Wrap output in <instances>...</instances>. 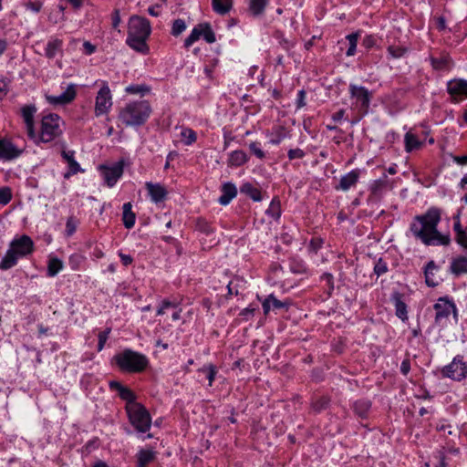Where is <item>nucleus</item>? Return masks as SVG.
I'll return each instance as SVG.
<instances>
[{
	"label": "nucleus",
	"mask_w": 467,
	"mask_h": 467,
	"mask_svg": "<svg viewBox=\"0 0 467 467\" xmlns=\"http://www.w3.org/2000/svg\"><path fill=\"white\" fill-rule=\"evenodd\" d=\"M441 219V210L438 207H431L425 213L413 218L410 230L413 236L425 245L447 246L451 244V237L449 234H442L438 231Z\"/></svg>",
	"instance_id": "nucleus-1"
},
{
	"label": "nucleus",
	"mask_w": 467,
	"mask_h": 467,
	"mask_svg": "<svg viewBox=\"0 0 467 467\" xmlns=\"http://www.w3.org/2000/svg\"><path fill=\"white\" fill-rule=\"evenodd\" d=\"M150 32L151 27L148 19L140 16H132L128 22L126 44L139 53L148 54L150 48L146 41Z\"/></svg>",
	"instance_id": "nucleus-2"
},
{
	"label": "nucleus",
	"mask_w": 467,
	"mask_h": 467,
	"mask_svg": "<svg viewBox=\"0 0 467 467\" xmlns=\"http://www.w3.org/2000/svg\"><path fill=\"white\" fill-rule=\"evenodd\" d=\"M150 113L151 108L147 100H137L121 108L118 119L126 127H135L144 124Z\"/></svg>",
	"instance_id": "nucleus-3"
},
{
	"label": "nucleus",
	"mask_w": 467,
	"mask_h": 467,
	"mask_svg": "<svg viewBox=\"0 0 467 467\" xmlns=\"http://www.w3.org/2000/svg\"><path fill=\"white\" fill-rule=\"evenodd\" d=\"M121 370L128 372H140L148 365L147 358L138 352L126 349L114 357Z\"/></svg>",
	"instance_id": "nucleus-4"
},
{
	"label": "nucleus",
	"mask_w": 467,
	"mask_h": 467,
	"mask_svg": "<svg viewBox=\"0 0 467 467\" xmlns=\"http://www.w3.org/2000/svg\"><path fill=\"white\" fill-rule=\"evenodd\" d=\"M60 123L61 119L57 114L50 113L44 116L41 120L40 134L36 133V140L33 141L38 144L54 140L62 134Z\"/></svg>",
	"instance_id": "nucleus-5"
},
{
	"label": "nucleus",
	"mask_w": 467,
	"mask_h": 467,
	"mask_svg": "<svg viewBox=\"0 0 467 467\" xmlns=\"http://www.w3.org/2000/svg\"><path fill=\"white\" fill-rule=\"evenodd\" d=\"M435 311V325L444 327L449 323V318L452 315L455 322H458V309L454 301L449 296L439 297L433 305Z\"/></svg>",
	"instance_id": "nucleus-6"
},
{
	"label": "nucleus",
	"mask_w": 467,
	"mask_h": 467,
	"mask_svg": "<svg viewBox=\"0 0 467 467\" xmlns=\"http://www.w3.org/2000/svg\"><path fill=\"white\" fill-rule=\"evenodd\" d=\"M131 425L140 432L150 430L151 419L148 410L140 403H131L126 406Z\"/></svg>",
	"instance_id": "nucleus-7"
},
{
	"label": "nucleus",
	"mask_w": 467,
	"mask_h": 467,
	"mask_svg": "<svg viewBox=\"0 0 467 467\" xmlns=\"http://www.w3.org/2000/svg\"><path fill=\"white\" fill-rule=\"evenodd\" d=\"M441 374L444 378L462 381L467 378V361H464L462 355H457L450 364L442 368Z\"/></svg>",
	"instance_id": "nucleus-8"
},
{
	"label": "nucleus",
	"mask_w": 467,
	"mask_h": 467,
	"mask_svg": "<svg viewBox=\"0 0 467 467\" xmlns=\"http://www.w3.org/2000/svg\"><path fill=\"white\" fill-rule=\"evenodd\" d=\"M113 105L110 88L106 81H102L95 99L94 113L96 117L108 114Z\"/></svg>",
	"instance_id": "nucleus-9"
},
{
	"label": "nucleus",
	"mask_w": 467,
	"mask_h": 467,
	"mask_svg": "<svg viewBox=\"0 0 467 467\" xmlns=\"http://www.w3.org/2000/svg\"><path fill=\"white\" fill-rule=\"evenodd\" d=\"M99 169L108 186L112 187L123 173V161H120L110 167L101 165Z\"/></svg>",
	"instance_id": "nucleus-10"
},
{
	"label": "nucleus",
	"mask_w": 467,
	"mask_h": 467,
	"mask_svg": "<svg viewBox=\"0 0 467 467\" xmlns=\"http://www.w3.org/2000/svg\"><path fill=\"white\" fill-rule=\"evenodd\" d=\"M36 112L35 105H26L21 109V115L26 128L27 136L32 140H36V132L35 130L34 116Z\"/></svg>",
	"instance_id": "nucleus-11"
},
{
	"label": "nucleus",
	"mask_w": 467,
	"mask_h": 467,
	"mask_svg": "<svg viewBox=\"0 0 467 467\" xmlns=\"http://www.w3.org/2000/svg\"><path fill=\"white\" fill-rule=\"evenodd\" d=\"M349 93L352 98L356 99V102L357 104H359L360 109L367 111L370 103V93L368 88L362 86L350 84Z\"/></svg>",
	"instance_id": "nucleus-12"
},
{
	"label": "nucleus",
	"mask_w": 467,
	"mask_h": 467,
	"mask_svg": "<svg viewBox=\"0 0 467 467\" xmlns=\"http://www.w3.org/2000/svg\"><path fill=\"white\" fill-rule=\"evenodd\" d=\"M33 241L27 235H23L18 239H15L11 243V249L19 256L23 257L32 253Z\"/></svg>",
	"instance_id": "nucleus-13"
},
{
	"label": "nucleus",
	"mask_w": 467,
	"mask_h": 467,
	"mask_svg": "<svg viewBox=\"0 0 467 467\" xmlns=\"http://www.w3.org/2000/svg\"><path fill=\"white\" fill-rule=\"evenodd\" d=\"M76 97V87L74 84L67 86L66 90L58 96L47 95V100L52 105H66L70 103Z\"/></svg>",
	"instance_id": "nucleus-14"
},
{
	"label": "nucleus",
	"mask_w": 467,
	"mask_h": 467,
	"mask_svg": "<svg viewBox=\"0 0 467 467\" xmlns=\"http://www.w3.org/2000/svg\"><path fill=\"white\" fill-rule=\"evenodd\" d=\"M447 89L455 99L467 98V80L455 79L449 81Z\"/></svg>",
	"instance_id": "nucleus-15"
},
{
	"label": "nucleus",
	"mask_w": 467,
	"mask_h": 467,
	"mask_svg": "<svg viewBox=\"0 0 467 467\" xmlns=\"http://www.w3.org/2000/svg\"><path fill=\"white\" fill-rule=\"evenodd\" d=\"M390 301L393 303L395 306L396 316L403 322L407 321L409 319L407 309L408 307L403 300V295L400 294V292H394L390 296Z\"/></svg>",
	"instance_id": "nucleus-16"
},
{
	"label": "nucleus",
	"mask_w": 467,
	"mask_h": 467,
	"mask_svg": "<svg viewBox=\"0 0 467 467\" xmlns=\"http://www.w3.org/2000/svg\"><path fill=\"white\" fill-rule=\"evenodd\" d=\"M360 176V171L358 169L352 170L347 174L343 175L339 181L338 185L335 187L336 190L348 191L351 187H354Z\"/></svg>",
	"instance_id": "nucleus-17"
},
{
	"label": "nucleus",
	"mask_w": 467,
	"mask_h": 467,
	"mask_svg": "<svg viewBox=\"0 0 467 467\" xmlns=\"http://www.w3.org/2000/svg\"><path fill=\"white\" fill-rule=\"evenodd\" d=\"M21 150H18L12 142L0 140V158L13 160L20 156Z\"/></svg>",
	"instance_id": "nucleus-18"
},
{
	"label": "nucleus",
	"mask_w": 467,
	"mask_h": 467,
	"mask_svg": "<svg viewBox=\"0 0 467 467\" xmlns=\"http://www.w3.org/2000/svg\"><path fill=\"white\" fill-rule=\"evenodd\" d=\"M146 188L154 202L163 201L167 195L166 189L160 183L146 182Z\"/></svg>",
	"instance_id": "nucleus-19"
},
{
	"label": "nucleus",
	"mask_w": 467,
	"mask_h": 467,
	"mask_svg": "<svg viewBox=\"0 0 467 467\" xmlns=\"http://www.w3.org/2000/svg\"><path fill=\"white\" fill-rule=\"evenodd\" d=\"M352 409L358 418L367 419L371 409V401L367 399L358 400L353 403Z\"/></svg>",
	"instance_id": "nucleus-20"
},
{
	"label": "nucleus",
	"mask_w": 467,
	"mask_h": 467,
	"mask_svg": "<svg viewBox=\"0 0 467 467\" xmlns=\"http://www.w3.org/2000/svg\"><path fill=\"white\" fill-rule=\"evenodd\" d=\"M451 274L456 276L467 274V256L459 255L452 259L450 266Z\"/></svg>",
	"instance_id": "nucleus-21"
},
{
	"label": "nucleus",
	"mask_w": 467,
	"mask_h": 467,
	"mask_svg": "<svg viewBox=\"0 0 467 467\" xmlns=\"http://www.w3.org/2000/svg\"><path fill=\"white\" fill-rule=\"evenodd\" d=\"M75 152L73 150H63L62 156L68 165L69 171L65 174V178H69L72 174H76L81 171L80 165L74 158Z\"/></svg>",
	"instance_id": "nucleus-22"
},
{
	"label": "nucleus",
	"mask_w": 467,
	"mask_h": 467,
	"mask_svg": "<svg viewBox=\"0 0 467 467\" xmlns=\"http://www.w3.org/2000/svg\"><path fill=\"white\" fill-rule=\"evenodd\" d=\"M223 194L219 197V202L222 205H227L237 193V190L234 184L226 182L222 187Z\"/></svg>",
	"instance_id": "nucleus-23"
},
{
	"label": "nucleus",
	"mask_w": 467,
	"mask_h": 467,
	"mask_svg": "<svg viewBox=\"0 0 467 467\" xmlns=\"http://www.w3.org/2000/svg\"><path fill=\"white\" fill-rule=\"evenodd\" d=\"M110 387L116 389L119 391V397L127 401L126 406H130L131 403H137L135 401V395L130 389L123 387L120 383L116 381L110 382Z\"/></svg>",
	"instance_id": "nucleus-24"
},
{
	"label": "nucleus",
	"mask_w": 467,
	"mask_h": 467,
	"mask_svg": "<svg viewBox=\"0 0 467 467\" xmlns=\"http://www.w3.org/2000/svg\"><path fill=\"white\" fill-rule=\"evenodd\" d=\"M388 186V177L386 174H383L378 180L373 181L369 185L370 193L375 197H379L382 195L383 192L386 190Z\"/></svg>",
	"instance_id": "nucleus-25"
},
{
	"label": "nucleus",
	"mask_w": 467,
	"mask_h": 467,
	"mask_svg": "<svg viewBox=\"0 0 467 467\" xmlns=\"http://www.w3.org/2000/svg\"><path fill=\"white\" fill-rule=\"evenodd\" d=\"M156 452L151 449H142L137 453V467H146L154 461Z\"/></svg>",
	"instance_id": "nucleus-26"
},
{
	"label": "nucleus",
	"mask_w": 467,
	"mask_h": 467,
	"mask_svg": "<svg viewBox=\"0 0 467 467\" xmlns=\"http://www.w3.org/2000/svg\"><path fill=\"white\" fill-rule=\"evenodd\" d=\"M404 143H405V150L407 152H411L415 150H419L422 147L423 141L420 140L415 134L411 131H409L404 136Z\"/></svg>",
	"instance_id": "nucleus-27"
},
{
	"label": "nucleus",
	"mask_w": 467,
	"mask_h": 467,
	"mask_svg": "<svg viewBox=\"0 0 467 467\" xmlns=\"http://www.w3.org/2000/svg\"><path fill=\"white\" fill-rule=\"evenodd\" d=\"M431 64L435 70H447L451 67V59L448 55H441L439 57H431Z\"/></svg>",
	"instance_id": "nucleus-28"
},
{
	"label": "nucleus",
	"mask_w": 467,
	"mask_h": 467,
	"mask_svg": "<svg viewBox=\"0 0 467 467\" xmlns=\"http://www.w3.org/2000/svg\"><path fill=\"white\" fill-rule=\"evenodd\" d=\"M248 161L246 153L243 150H234L228 158V165L238 167L244 164Z\"/></svg>",
	"instance_id": "nucleus-29"
},
{
	"label": "nucleus",
	"mask_w": 467,
	"mask_h": 467,
	"mask_svg": "<svg viewBox=\"0 0 467 467\" xmlns=\"http://www.w3.org/2000/svg\"><path fill=\"white\" fill-rule=\"evenodd\" d=\"M245 287V281L242 278L236 277L230 281L227 285V296H238L242 294Z\"/></svg>",
	"instance_id": "nucleus-30"
},
{
	"label": "nucleus",
	"mask_w": 467,
	"mask_h": 467,
	"mask_svg": "<svg viewBox=\"0 0 467 467\" xmlns=\"http://www.w3.org/2000/svg\"><path fill=\"white\" fill-rule=\"evenodd\" d=\"M361 31H356L354 33H351L346 36V40L348 43V48L346 51L347 57H353L356 54L357 51V45L358 42V39L360 37Z\"/></svg>",
	"instance_id": "nucleus-31"
},
{
	"label": "nucleus",
	"mask_w": 467,
	"mask_h": 467,
	"mask_svg": "<svg viewBox=\"0 0 467 467\" xmlns=\"http://www.w3.org/2000/svg\"><path fill=\"white\" fill-rule=\"evenodd\" d=\"M18 255L11 248L6 252L5 255L0 263V269L7 270L13 267L18 259Z\"/></svg>",
	"instance_id": "nucleus-32"
},
{
	"label": "nucleus",
	"mask_w": 467,
	"mask_h": 467,
	"mask_svg": "<svg viewBox=\"0 0 467 467\" xmlns=\"http://www.w3.org/2000/svg\"><path fill=\"white\" fill-rule=\"evenodd\" d=\"M123 223L126 228L130 229L135 223V213L131 211V203L126 202L123 205Z\"/></svg>",
	"instance_id": "nucleus-33"
},
{
	"label": "nucleus",
	"mask_w": 467,
	"mask_h": 467,
	"mask_svg": "<svg viewBox=\"0 0 467 467\" xmlns=\"http://www.w3.org/2000/svg\"><path fill=\"white\" fill-rule=\"evenodd\" d=\"M62 40L58 38L51 39L47 42L45 49V55L48 58H53L58 51H61Z\"/></svg>",
	"instance_id": "nucleus-34"
},
{
	"label": "nucleus",
	"mask_w": 467,
	"mask_h": 467,
	"mask_svg": "<svg viewBox=\"0 0 467 467\" xmlns=\"http://www.w3.org/2000/svg\"><path fill=\"white\" fill-rule=\"evenodd\" d=\"M172 310V319L178 320L181 318V309H178L176 305L170 302V301H164L162 305L160 306V308L157 311L158 315H164L167 310Z\"/></svg>",
	"instance_id": "nucleus-35"
},
{
	"label": "nucleus",
	"mask_w": 467,
	"mask_h": 467,
	"mask_svg": "<svg viewBox=\"0 0 467 467\" xmlns=\"http://www.w3.org/2000/svg\"><path fill=\"white\" fill-rule=\"evenodd\" d=\"M63 265V262L60 259H58L57 257H51L48 260L47 275L50 277H54L59 273V271L62 270Z\"/></svg>",
	"instance_id": "nucleus-36"
},
{
	"label": "nucleus",
	"mask_w": 467,
	"mask_h": 467,
	"mask_svg": "<svg viewBox=\"0 0 467 467\" xmlns=\"http://www.w3.org/2000/svg\"><path fill=\"white\" fill-rule=\"evenodd\" d=\"M436 269L437 266L433 261H430L425 266V281L427 285L430 287H434L438 285V282L431 277Z\"/></svg>",
	"instance_id": "nucleus-37"
},
{
	"label": "nucleus",
	"mask_w": 467,
	"mask_h": 467,
	"mask_svg": "<svg viewBox=\"0 0 467 467\" xmlns=\"http://www.w3.org/2000/svg\"><path fill=\"white\" fill-rule=\"evenodd\" d=\"M241 192L248 195L254 201L258 202L262 200L261 192L251 183H244L241 187Z\"/></svg>",
	"instance_id": "nucleus-38"
},
{
	"label": "nucleus",
	"mask_w": 467,
	"mask_h": 467,
	"mask_svg": "<svg viewBox=\"0 0 467 467\" xmlns=\"http://www.w3.org/2000/svg\"><path fill=\"white\" fill-rule=\"evenodd\" d=\"M213 6L217 13L224 15L231 9L232 0H213Z\"/></svg>",
	"instance_id": "nucleus-39"
},
{
	"label": "nucleus",
	"mask_w": 467,
	"mask_h": 467,
	"mask_svg": "<svg viewBox=\"0 0 467 467\" xmlns=\"http://www.w3.org/2000/svg\"><path fill=\"white\" fill-rule=\"evenodd\" d=\"M202 24L197 25L191 32L189 36L184 41L185 47H190L194 42H196L202 36Z\"/></svg>",
	"instance_id": "nucleus-40"
},
{
	"label": "nucleus",
	"mask_w": 467,
	"mask_h": 467,
	"mask_svg": "<svg viewBox=\"0 0 467 467\" xmlns=\"http://www.w3.org/2000/svg\"><path fill=\"white\" fill-rule=\"evenodd\" d=\"M267 3L268 0H249V9L254 16L260 15Z\"/></svg>",
	"instance_id": "nucleus-41"
},
{
	"label": "nucleus",
	"mask_w": 467,
	"mask_h": 467,
	"mask_svg": "<svg viewBox=\"0 0 467 467\" xmlns=\"http://www.w3.org/2000/svg\"><path fill=\"white\" fill-rule=\"evenodd\" d=\"M388 54L392 58H400L408 53V48L401 46H389Z\"/></svg>",
	"instance_id": "nucleus-42"
},
{
	"label": "nucleus",
	"mask_w": 467,
	"mask_h": 467,
	"mask_svg": "<svg viewBox=\"0 0 467 467\" xmlns=\"http://www.w3.org/2000/svg\"><path fill=\"white\" fill-rule=\"evenodd\" d=\"M181 137L182 141L186 145L192 144L197 139L196 133L192 129L189 128L182 129Z\"/></svg>",
	"instance_id": "nucleus-43"
},
{
	"label": "nucleus",
	"mask_w": 467,
	"mask_h": 467,
	"mask_svg": "<svg viewBox=\"0 0 467 467\" xmlns=\"http://www.w3.org/2000/svg\"><path fill=\"white\" fill-rule=\"evenodd\" d=\"M330 403V399L327 396L317 397L312 403L313 409L316 411L326 410Z\"/></svg>",
	"instance_id": "nucleus-44"
},
{
	"label": "nucleus",
	"mask_w": 467,
	"mask_h": 467,
	"mask_svg": "<svg viewBox=\"0 0 467 467\" xmlns=\"http://www.w3.org/2000/svg\"><path fill=\"white\" fill-rule=\"evenodd\" d=\"M202 36H203L204 40L210 44L215 42V35L210 25L208 23H202Z\"/></svg>",
	"instance_id": "nucleus-45"
},
{
	"label": "nucleus",
	"mask_w": 467,
	"mask_h": 467,
	"mask_svg": "<svg viewBox=\"0 0 467 467\" xmlns=\"http://www.w3.org/2000/svg\"><path fill=\"white\" fill-rule=\"evenodd\" d=\"M388 264L382 258H379L374 265V274L380 276L388 272Z\"/></svg>",
	"instance_id": "nucleus-46"
},
{
	"label": "nucleus",
	"mask_w": 467,
	"mask_h": 467,
	"mask_svg": "<svg viewBox=\"0 0 467 467\" xmlns=\"http://www.w3.org/2000/svg\"><path fill=\"white\" fill-rule=\"evenodd\" d=\"M186 29V24L182 19H176L173 21L171 27V34L174 36H178Z\"/></svg>",
	"instance_id": "nucleus-47"
},
{
	"label": "nucleus",
	"mask_w": 467,
	"mask_h": 467,
	"mask_svg": "<svg viewBox=\"0 0 467 467\" xmlns=\"http://www.w3.org/2000/svg\"><path fill=\"white\" fill-rule=\"evenodd\" d=\"M266 213L273 218H278L280 215V203L279 202L273 200L270 203L269 208L266 210Z\"/></svg>",
	"instance_id": "nucleus-48"
},
{
	"label": "nucleus",
	"mask_w": 467,
	"mask_h": 467,
	"mask_svg": "<svg viewBox=\"0 0 467 467\" xmlns=\"http://www.w3.org/2000/svg\"><path fill=\"white\" fill-rule=\"evenodd\" d=\"M454 223H453V231L455 233V237H459L460 235L464 234L467 233V230L462 227L460 221V215L457 214L453 217Z\"/></svg>",
	"instance_id": "nucleus-49"
},
{
	"label": "nucleus",
	"mask_w": 467,
	"mask_h": 467,
	"mask_svg": "<svg viewBox=\"0 0 467 467\" xmlns=\"http://www.w3.org/2000/svg\"><path fill=\"white\" fill-rule=\"evenodd\" d=\"M12 198L11 190L7 187L0 188V204H7Z\"/></svg>",
	"instance_id": "nucleus-50"
},
{
	"label": "nucleus",
	"mask_w": 467,
	"mask_h": 467,
	"mask_svg": "<svg viewBox=\"0 0 467 467\" xmlns=\"http://www.w3.org/2000/svg\"><path fill=\"white\" fill-rule=\"evenodd\" d=\"M200 371L206 374V378L209 381V386H211L216 374L214 366L208 365L207 367H203Z\"/></svg>",
	"instance_id": "nucleus-51"
},
{
	"label": "nucleus",
	"mask_w": 467,
	"mask_h": 467,
	"mask_svg": "<svg viewBox=\"0 0 467 467\" xmlns=\"http://www.w3.org/2000/svg\"><path fill=\"white\" fill-rule=\"evenodd\" d=\"M294 274L307 275V267L303 261L294 259Z\"/></svg>",
	"instance_id": "nucleus-52"
},
{
	"label": "nucleus",
	"mask_w": 467,
	"mask_h": 467,
	"mask_svg": "<svg viewBox=\"0 0 467 467\" xmlns=\"http://www.w3.org/2000/svg\"><path fill=\"white\" fill-rule=\"evenodd\" d=\"M376 44L377 37L374 35H367L362 40V46L367 49L372 48Z\"/></svg>",
	"instance_id": "nucleus-53"
},
{
	"label": "nucleus",
	"mask_w": 467,
	"mask_h": 467,
	"mask_svg": "<svg viewBox=\"0 0 467 467\" xmlns=\"http://www.w3.org/2000/svg\"><path fill=\"white\" fill-rule=\"evenodd\" d=\"M250 150L259 159L265 158V152L261 149L259 142H252L249 144Z\"/></svg>",
	"instance_id": "nucleus-54"
},
{
	"label": "nucleus",
	"mask_w": 467,
	"mask_h": 467,
	"mask_svg": "<svg viewBox=\"0 0 467 467\" xmlns=\"http://www.w3.org/2000/svg\"><path fill=\"white\" fill-rule=\"evenodd\" d=\"M126 92L130 94L144 93L149 91V88L145 86L130 85L126 88Z\"/></svg>",
	"instance_id": "nucleus-55"
},
{
	"label": "nucleus",
	"mask_w": 467,
	"mask_h": 467,
	"mask_svg": "<svg viewBox=\"0 0 467 467\" xmlns=\"http://www.w3.org/2000/svg\"><path fill=\"white\" fill-rule=\"evenodd\" d=\"M197 227L201 232L206 234L207 235L213 233V227L206 221L199 220L197 223Z\"/></svg>",
	"instance_id": "nucleus-56"
},
{
	"label": "nucleus",
	"mask_w": 467,
	"mask_h": 467,
	"mask_svg": "<svg viewBox=\"0 0 467 467\" xmlns=\"http://www.w3.org/2000/svg\"><path fill=\"white\" fill-rule=\"evenodd\" d=\"M110 333V328L102 331L99 334V344H98V349L99 351L102 350L104 348V345L109 337V335Z\"/></svg>",
	"instance_id": "nucleus-57"
},
{
	"label": "nucleus",
	"mask_w": 467,
	"mask_h": 467,
	"mask_svg": "<svg viewBox=\"0 0 467 467\" xmlns=\"http://www.w3.org/2000/svg\"><path fill=\"white\" fill-rule=\"evenodd\" d=\"M77 229V222L72 218L69 217L66 223V233L68 236L72 235Z\"/></svg>",
	"instance_id": "nucleus-58"
},
{
	"label": "nucleus",
	"mask_w": 467,
	"mask_h": 467,
	"mask_svg": "<svg viewBox=\"0 0 467 467\" xmlns=\"http://www.w3.org/2000/svg\"><path fill=\"white\" fill-rule=\"evenodd\" d=\"M322 280L326 282V285L328 288V294L330 295L331 292L334 290V282H333V275L331 274L326 273L322 275Z\"/></svg>",
	"instance_id": "nucleus-59"
},
{
	"label": "nucleus",
	"mask_w": 467,
	"mask_h": 467,
	"mask_svg": "<svg viewBox=\"0 0 467 467\" xmlns=\"http://www.w3.org/2000/svg\"><path fill=\"white\" fill-rule=\"evenodd\" d=\"M296 108L297 109H301V108H303V107H305L306 105V92H305L304 89H301V90L298 91L297 96H296Z\"/></svg>",
	"instance_id": "nucleus-60"
},
{
	"label": "nucleus",
	"mask_w": 467,
	"mask_h": 467,
	"mask_svg": "<svg viewBox=\"0 0 467 467\" xmlns=\"http://www.w3.org/2000/svg\"><path fill=\"white\" fill-rule=\"evenodd\" d=\"M121 22L120 14L119 9H115L111 15V26L114 29H118Z\"/></svg>",
	"instance_id": "nucleus-61"
},
{
	"label": "nucleus",
	"mask_w": 467,
	"mask_h": 467,
	"mask_svg": "<svg viewBox=\"0 0 467 467\" xmlns=\"http://www.w3.org/2000/svg\"><path fill=\"white\" fill-rule=\"evenodd\" d=\"M8 92V81L5 78H0V99H3Z\"/></svg>",
	"instance_id": "nucleus-62"
},
{
	"label": "nucleus",
	"mask_w": 467,
	"mask_h": 467,
	"mask_svg": "<svg viewBox=\"0 0 467 467\" xmlns=\"http://www.w3.org/2000/svg\"><path fill=\"white\" fill-rule=\"evenodd\" d=\"M455 241L463 250L467 252V232L459 237H455Z\"/></svg>",
	"instance_id": "nucleus-63"
},
{
	"label": "nucleus",
	"mask_w": 467,
	"mask_h": 467,
	"mask_svg": "<svg viewBox=\"0 0 467 467\" xmlns=\"http://www.w3.org/2000/svg\"><path fill=\"white\" fill-rule=\"evenodd\" d=\"M410 370V361L409 358H405L400 365V372L403 375H407Z\"/></svg>",
	"instance_id": "nucleus-64"
}]
</instances>
